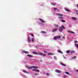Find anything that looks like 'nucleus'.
Listing matches in <instances>:
<instances>
[{"instance_id":"obj_47","label":"nucleus","mask_w":78,"mask_h":78,"mask_svg":"<svg viewBox=\"0 0 78 78\" xmlns=\"http://www.w3.org/2000/svg\"><path fill=\"white\" fill-rule=\"evenodd\" d=\"M62 39H65V37H62Z\"/></svg>"},{"instance_id":"obj_26","label":"nucleus","mask_w":78,"mask_h":78,"mask_svg":"<svg viewBox=\"0 0 78 78\" xmlns=\"http://www.w3.org/2000/svg\"><path fill=\"white\" fill-rule=\"evenodd\" d=\"M38 55H42L43 54L42 53H41V52H38Z\"/></svg>"},{"instance_id":"obj_50","label":"nucleus","mask_w":78,"mask_h":78,"mask_svg":"<svg viewBox=\"0 0 78 78\" xmlns=\"http://www.w3.org/2000/svg\"><path fill=\"white\" fill-rule=\"evenodd\" d=\"M41 6H43V5H41Z\"/></svg>"},{"instance_id":"obj_6","label":"nucleus","mask_w":78,"mask_h":78,"mask_svg":"<svg viewBox=\"0 0 78 78\" xmlns=\"http://www.w3.org/2000/svg\"><path fill=\"white\" fill-rule=\"evenodd\" d=\"M55 72H56L57 73H60L61 72V71L58 69H56L55 70Z\"/></svg>"},{"instance_id":"obj_38","label":"nucleus","mask_w":78,"mask_h":78,"mask_svg":"<svg viewBox=\"0 0 78 78\" xmlns=\"http://www.w3.org/2000/svg\"><path fill=\"white\" fill-rule=\"evenodd\" d=\"M65 73H66L67 75H70V74H69V73L68 72H65Z\"/></svg>"},{"instance_id":"obj_33","label":"nucleus","mask_w":78,"mask_h":78,"mask_svg":"<svg viewBox=\"0 0 78 78\" xmlns=\"http://www.w3.org/2000/svg\"><path fill=\"white\" fill-rule=\"evenodd\" d=\"M22 76L24 78H26L27 76L25 75H23Z\"/></svg>"},{"instance_id":"obj_17","label":"nucleus","mask_w":78,"mask_h":78,"mask_svg":"<svg viewBox=\"0 0 78 78\" xmlns=\"http://www.w3.org/2000/svg\"><path fill=\"white\" fill-rule=\"evenodd\" d=\"M71 18L72 19H73V20H76L77 19V18L76 17H72Z\"/></svg>"},{"instance_id":"obj_34","label":"nucleus","mask_w":78,"mask_h":78,"mask_svg":"<svg viewBox=\"0 0 78 78\" xmlns=\"http://www.w3.org/2000/svg\"><path fill=\"white\" fill-rule=\"evenodd\" d=\"M46 75H48V76H49L50 75V73H47Z\"/></svg>"},{"instance_id":"obj_22","label":"nucleus","mask_w":78,"mask_h":78,"mask_svg":"<svg viewBox=\"0 0 78 78\" xmlns=\"http://www.w3.org/2000/svg\"><path fill=\"white\" fill-rule=\"evenodd\" d=\"M62 28H63V29H64V30L66 29V27H64V26L63 25L61 26Z\"/></svg>"},{"instance_id":"obj_28","label":"nucleus","mask_w":78,"mask_h":78,"mask_svg":"<svg viewBox=\"0 0 78 78\" xmlns=\"http://www.w3.org/2000/svg\"><path fill=\"white\" fill-rule=\"evenodd\" d=\"M75 53V52L74 51H72L71 52V53Z\"/></svg>"},{"instance_id":"obj_25","label":"nucleus","mask_w":78,"mask_h":78,"mask_svg":"<svg viewBox=\"0 0 78 78\" xmlns=\"http://www.w3.org/2000/svg\"><path fill=\"white\" fill-rule=\"evenodd\" d=\"M41 33H42L43 34H45L46 33V32L44 31H41Z\"/></svg>"},{"instance_id":"obj_49","label":"nucleus","mask_w":78,"mask_h":78,"mask_svg":"<svg viewBox=\"0 0 78 78\" xmlns=\"http://www.w3.org/2000/svg\"><path fill=\"white\" fill-rule=\"evenodd\" d=\"M40 61H41V62H42V60H41Z\"/></svg>"},{"instance_id":"obj_45","label":"nucleus","mask_w":78,"mask_h":78,"mask_svg":"<svg viewBox=\"0 0 78 78\" xmlns=\"http://www.w3.org/2000/svg\"><path fill=\"white\" fill-rule=\"evenodd\" d=\"M35 48H37V47H38V46H36L35 47Z\"/></svg>"},{"instance_id":"obj_4","label":"nucleus","mask_w":78,"mask_h":78,"mask_svg":"<svg viewBox=\"0 0 78 78\" xmlns=\"http://www.w3.org/2000/svg\"><path fill=\"white\" fill-rule=\"evenodd\" d=\"M33 71H34V72H37V73L40 72V71L37 69H33Z\"/></svg>"},{"instance_id":"obj_44","label":"nucleus","mask_w":78,"mask_h":78,"mask_svg":"<svg viewBox=\"0 0 78 78\" xmlns=\"http://www.w3.org/2000/svg\"><path fill=\"white\" fill-rule=\"evenodd\" d=\"M30 35L32 36H34V35H33V34H31Z\"/></svg>"},{"instance_id":"obj_23","label":"nucleus","mask_w":78,"mask_h":78,"mask_svg":"<svg viewBox=\"0 0 78 78\" xmlns=\"http://www.w3.org/2000/svg\"><path fill=\"white\" fill-rule=\"evenodd\" d=\"M58 53H62V54H63V52H62V51H61L59 50H58Z\"/></svg>"},{"instance_id":"obj_43","label":"nucleus","mask_w":78,"mask_h":78,"mask_svg":"<svg viewBox=\"0 0 78 78\" xmlns=\"http://www.w3.org/2000/svg\"><path fill=\"white\" fill-rule=\"evenodd\" d=\"M76 6L77 8H78V4L76 5Z\"/></svg>"},{"instance_id":"obj_13","label":"nucleus","mask_w":78,"mask_h":78,"mask_svg":"<svg viewBox=\"0 0 78 78\" xmlns=\"http://www.w3.org/2000/svg\"><path fill=\"white\" fill-rule=\"evenodd\" d=\"M32 67L34 69H38V67L35 66H32Z\"/></svg>"},{"instance_id":"obj_31","label":"nucleus","mask_w":78,"mask_h":78,"mask_svg":"<svg viewBox=\"0 0 78 78\" xmlns=\"http://www.w3.org/2000/svg\"><path fill=\"white\" fill-rule=\"evenodd\" d=\"M76 56H73L72 58V59H74L76 58Z\"/></svg>"},{"instance_id":"obj_7","label":"nucleus","mask_w":78,"mask_h":78,"mask_svg":"<svg viewBox=\"0 0 78 78\" xmlns=\"http://www.w3.org/2000/svg\"><path fill=\"white\" fill-rule=\"evenodd\" d=\"M26 68L27 69H33V66L31 67H29L28 66H26Z\"/></svg>"},{"instance_id":"obj_12","label":"nucleus","mask_w":78,"mask_h":78,"mask_svg":"<svg viewBox=\"0 0 78 78\" xmlns=\"http://www.w3.org/2000/svg\"><path fill=\"white\" fill-rule=\"evenodd\" d=\"M68 32L70 33H72V34H75V33L72 31H70V30H68Z\"/></svg>"},{"instance_id":"obj_8","label":"nucleus","mask_w":78,"mask_h":78,"mask_svg":"<svg viewBox=\"0 0 78 78\" xmlns=\"http://www.w3.org/2000/svg\"><path fill=\"white\" fill-rule=\"evenodd\" d=\"M28 42H30L31 41V38L29 36H28Z\"/></svg>"},{"instance_id":"obj_19","label":"nucleus","mask_w":78,"mask_h":78,"mask_svg":"<svg viewBox=\"0 0 78 78\" xmlns=\"http://www.w3.org/2000/svg\"><path fill=\"white\" fill-rule=\"evenodd\" d=\"M54 25L55 27H56V28H57V27H59V26H58V25L56 24H54Z\"/></svg>"},{"instance_id":"obj_37","label":"nucleus","mask_w":78,"mask_h":78,"mask_svg":"<svg viewBox=\"0 0 78 78\" xmlns=\"http://www.w3.org/2000/svg\"><path fill=\"white\" fill-rule=\"evenodd\" d=\"M76 12L77 14L78 15V10H76Z\"/></svg>"},{"instance_id":"obj_29","label":"nucleus","mask_w":78,"mask_h":78,"mask_svg":"<svg viewBox=\"0 0 78 78\" xmlns=\"http://www.w3.org/2000/svg\"><path fill=\"white\" fill-rule=\"evenodd\" d=\"M61 21L62 22H63V23H65V22H66V21L63 20H62Z\"/></svg>"},{"instance_id":"obj_21","label":"nucleus","mask_w":78,"mask_h":78,"mask_svg":"<svg viewBox=\"0 0 78 78\" xmlns=\"http://www.w3.org/2000/svg\"><path fill=\"white\" fill-rule=\"evenodd\" d=\"M65 9L66 11H67V12H70L69 10V9H67V8H65Z\"/></svg>"},{"instance_id":"obj_40","label":"nucleus","mask_w":78,"mask_h":78,"mask_svg":"<svg viewBox=\"0 0 78 78\" xmlns=\"http://www.w3.org/2000/svg\"><path fill=\"white\" fill-rule=\"evenodd\" d=\"M43 52H44V53H47V51H43Z\"/></svg>"},{"instance_id":"obj_42","label":"nucleus","mask_w":78,"mask_h":78,"mask_svg":"<svg viewBox=\"0 0 78 78\" xmlns=\"http://www.w3.org/2000/svg\"><path fill=\"white\" fill-rule=\"evenodd\" d=\"M63 56V58H64V59H66V58L64 56Z\"/></svg>"},{"instance_id":"obj_27","label":"nucleus","mask_w":78,"mask_h":78,"mask_svg":"<svg viewBox=\"0 0 78 78\" xmlns=\"http://www.w3.org/2000/svg\"><path fill=\"white\" fill-rule=\"evenodd\" d=\"M31 41L32 42H34V38H32L31 39Z\"/></svg>"},{"instance_id":"obj_39","label":"nucleus","mask_w":78,"mask_h":78,"mask_svg":"<svg viewBox=\"0 0 78 78\" xmlns=\"http://www.w3.org/2000/svg\"><path fill=\"white\" fill-rule=\"evenodd\" d=\"M42 55L43 56H46V54H43V55Z\"/></svg>"},{"instance_id":"obj_20","label":"nucleus","mask_w":78,"mask_h":78,"mask_svg":"<svg viewBox=\"0 0 78 78\" xmlns=\"http://www.w3.org/2000/svg\"><path fill=\"white\" fill-rule=\"evenodd\" d=\"M60 64H61V65H62V66H65V67H66V65L62 63H60Z\"/></svg>"},{"instance_id":"obj_48","label":"nucleus","mask_w":78,"mask_h":78,"mask_svg":"<svg viewBox=\"0 0 78 78\" xmlns=\"http://www.w3.org/2000/svg\"><path fill=\"white\" fill-rule=\"evenodd\" d=\"M76 72H78V70H76Z\"/></svg>"},{"instance_id":"obj_15","label":"nucleus","mask_w":78,"mask_h":78,"mask_svg":"<svg viewBox=\"0 0 78 78\" xmlns=\"http://www.w3.org/2000/svg\"><path fill=\"white\" fill-rule=\"evenodd\" d=\"M23 72H24V73H27V74L29 73V72H28V71H26L25 70H23Z\"/></svg>"},{"instance_id":"obj_18","label":"nucleus","mask_w":78,"mask_h":78,"mask_svg":"<svg viewBox=\"0 0 78 78\" xmlns=\"http://www.w3.org/2000/svg\"><path fill=\"white\" fill-rule=\"evenodd\" d=\"M51 4L52 5H53L54 6H55L56 5V3H51Z\"/></svg>"},{"instance_id":"obj_1","label":"nucleus","mask_w":78,"mask_h":78,"mask_svg":"<svg viewBox=\"0 0 78 78\" xmlns=\"http://www.w3.org/2000/svg\"><path fill=\"white\" fill-rule=\"evenodd\" d=\"M39 22L38 23L39 24L42 26L44 25V23H45L44 20L41 18H39Z\"/></svg>"},{"instance_id":"obj_24","label":"nucleus","mask_w":78,"mask_h":78,"mask_svg":"<svg viewBox=\"0 0 78 78\" xmlns=\"http://www.w3.org/2000/svg\"><path fill=\"white\" fill-rule=\"evenodd\" d=\"M66 53H69L70 52V51L69 50H68L66 51Z\"/></svg>"},{"instance_id":"obj_51","label":"nucleus","mask_w":78,"mask_h":78,"mask_svg":"<svg viewBox=\"0 0 78 78\" xmlns=\"http://www.w3.org/2000/svg\"><path fill=\"white\" fill-rule=\"evenodd\" d=\"M77 31L78 32V30H77Z\"/></svg>"},{"instance_id":"obj_35","label":"nucleus","mask_w":78,"mask_h":78,"mask_svg":"<svg viewBox=\"0 0 78 78\" xmlns=\"http://www.w3.org/2000/svg\"><path fill=\"white\" fill-rule=\"evenodd\" d=\"M35 76H38V75H39V74H38L37 73H35Z\"/></svg>"},{"instance_id":"obj_5","label":"nucleus","mask_w":78,"mask_h":78,"mask_svg":"<svg viewBox=\"0 0 78 78\" xmlns=\"http://www.w3.org/2000/svg\"><path fill=\"white\" fill-rule=\"evenodd\" d=\"M22 53H25L26 54H28L29 53V52L26 51L25 50H23L22 51Z\"/></svg>"},{"instance_id":"obj_10","label":"nucleus","mask_w":78,"mask_h":78,"mask_svg":"<svg viewBox=\"0 0 78 78\" xmlns=\"http://www.w3.org/2000/svg\"><path fill=\"white\" fill-rule=\"evenodd\" d=\"M27 56H28V57H30V58H33V55L29 54H27Z\"/></svg>"},{"instance_id":"obj_36","label":"nucleus","mask_w":78,"mask_h":78,"mask_svg":"<svg viewBox=\"0 0 78 78\" xmlns=\"http://www.w3.org/2000/svg\"><path fill=\"white\" fill-rule=\"evenodd\" d=\"M67 77V76L66 75H65L63 76V78H66Z\"/></svg>"},{"instance_id":"obj_14","label":"nucleus","mask_w":78,"mask_h":78,"mask_svg":"<svg viewBox=\"0 0 78 78\" xmlns=\"http://www.w3.org/2000/svg\"><path fill=\"white\" fill-rule=\"evenodd\" d=\"M33 53L35 55H38V53L36 52L33 51Z\"/></svg>"},{"instance_id":"obj_32","label":"nucleus","mask_w":78,"mask_h":78,"mask_svg":"<svg viewBox=\"0 0 78 78\" xmlns=\"http://www.w3.org/2000/svg\"><path fill=\"white\" fill-rule=\"evenodd\" d=\"M54 59H55V60H57V58L56 57V56H54Z\"/></svg>"},{"instance_id":"obj_3","label":"nucleus","mask_w":78,"mask_h":78,"mask_svg":"<svg viewBox=\"0 0 78 78\" xmlns=\"http://www.w3.org/2000/svg\"><path fill=\"white\" fill-rule=\"evenodd\" d=\"M60 38H61V37H60L59 36H55L54 37V40H56L57 39H60Z\"/></svg>"},{"instance_id":"obj_41","label":"nucleus","mask_w":78,"mask_h":78,"mask_svg":"<svg viewBox=\"0 0 78 78\" xmlns=\"http://www.w3.org/2000/svg\"><path fill=\"white\" fill-rule=\"evenodd\" d=\"M54 11H55V10H56V9H56V8H54Z\"/></svg>"},{"instance_id":"obj_16","label":"nucleus","mask_w":78,"mask_h":78,"mask_svg":"<svg viewBox=\"0 0 78 78\" xmlns=\"http://www.w3.org/2000/svg\"><path fill=\"white\" fill-rule=\"evenodd\" d=\"M59 31L60 32H62V29L61 28V27H60Z\"/></svg>"},{"instance_id":"obj_46","label":"nucleus","mask_w":78,"mask_h":78,"mask_svg":"<svg viewBox=\"0 0 78 78\" xmlns=\"http://www.w3.org/2000/svg\"><path fill=\"white\" fill-rule=\"evenodd\" d=\"M75 43H77V41H75Z\"/></svg>"},{"instance_id":"obj_2","label":"nucleus","mask_w":78,"mask_h":78,"mask_svg":"<svg viewBox=\"0 0 78 78\" xmlns=\"http://www.w3.org/2000/svg\"><path fill=\"white\" fill-rule=\"evenodd\" d=\"M56 14L58 16H61L58 17L59 19H60L62 20L64 19V18L63 17V14L60 13H57Z\"/></svg>"},{"instance_id":"obj_9","label":"nucleus","mask_w":78,"mask_h":78,"mask_svg":"<svg viewBox=\"0 0 78 78\" xmlns=\"http://www.w3.org/2000/svg\"><path fill=\"white\" fill-rule=\"evenodd\" d=\"M57 30H58V28H55L54 29H53L52 30V33H54V32H55V31H57Z\"/></svg>"},{"instance_id":"obj_30","label":"nucleus","mask_w":78,"mask_h":78,"mask_svg":"<svg viewBox=\"0 0 78 78\" xmlns=\"http://www.w3.org/2000/svg\"><path fill=\"white\" fill-rule=\"evenodd\" d=\"M75 45L76 46L77 48H78V44H76L75 43Z\"/></svg>"},{"instance_id":"obj_11","label":"nucleus","mask_w":78,"mask_h":78,"mask_svg":"<svg viewBox=\"0 0 78 78\" xmlns=\"http://www.w3.org/2000/svg\"><path fill=\"white\" fill-rule=\"evenodd\" d=\"M48 55H54L55 54L51 52H50L48 53Z\"/></svg>"}]
</instances>
